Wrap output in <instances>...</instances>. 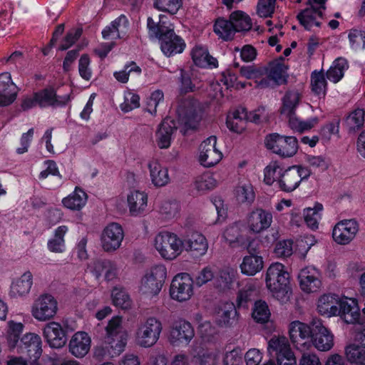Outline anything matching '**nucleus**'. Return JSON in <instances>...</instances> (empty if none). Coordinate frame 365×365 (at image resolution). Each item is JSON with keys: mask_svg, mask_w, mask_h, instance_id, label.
<instances>
[{"mask_svg": "<svg viewBox=\"0 0 365 365\" xmlns=\"http://www.w3.org/2000/svg\"><path fill=\"white\" fill-rule=\"evenodd\" d=\"M265 282L267 289L274 298L281 302L288 299L291 292L289 274L282 264L276 262L268 267Z\"/></svg>", "mask_w": 365, "mask_h": 365, "instance_id": "f257e3e1", "label": "nucleus"}, {"mask_svg": "<svg viewBox=\"0 0 365 365\" xmlns=\"http://www.w3.org/2000/svg\"><path fill=\"white\" fill-rule=\"evenodd\" d=\"M154 247L162 258L171 261L182 252L184 242L175 233L161 232L155 237Z\"/></svg>", "mask_w": 365, "mask_h": 365, "instance_id": "f03ea898", "label": "nucleus"}, {"mask_svg": "<svg viewBox=\"0 0 365 365\" xmlns=\"http://www.w3.org/2000/svg\"><path fill=\"white\" fill-rule=\"evenodd\" d=\"M167 278V269L163 264H156L148 269L142 277L139 292L148 297H154L160 292Z\"/></svg>", "mask_w": 365, "mask_h": 365, "instance_id": "7ed1b4c3", "label": "nucleus"}, {"mask_svg": "<svg viewBox=\"0 0 365 365\" xmlns=\"http://www.w3.org/2000/svg\"><path fill=\"white\" fill-rule=\"evenodd\" d=\"M162 329V324L158 319L148 318L142 322L136 329V344L145 348L153 346L158 341Z\"/></svg>", "mask_w": 365, "mask_h": 365, "instance_id": "20e7f679", "label": "nucleus"}, {"mask_svg": "<svg viewBox=\"0 0 365 365\" xmlns=\"http://www.w3.org/2000/svg\"><path fill=\"white\" fill-rule=\"evenodd\" d=\"M265 145L273 153L285 158L295 155L298 150V141L294 136H283L272 133L265 138Z\"/></svg>", "mask_w": 365, "mask_h": 365, "instance_id": "39448f33", "label": "nucleus"}, {"mask_svg": "<svg viewBox=\"0 0 365 365\" xmlns=\"http://www.w3.org/2000/svg\"><path fill=\"white\" fill-rule=\"evenodd\" d=\"M122 323V317L116 316L109 320L106 327V342L113 348L117 354H120L126 344L127 331Z\"/></svg>", "mask_w": 365, "mask_h": 365, "instance_id": "423d86ee", "label": "nucleus"}, {"mask_svg": "<svg viewBox=\"0 0 365 365\" xmlns=\"http://www.w3.org/2000/svg\"><path fill=\"white\" fill-rule=\"evenodd\" d=\"M310 175L309 170L304 167L292 166L282 172L277 180L279 188L284 192H290L297 189L300 182Z\"/></svg>", "mask_w": 365, "mask_h": 365, "instance_id": "0eeeda50", "label": "nucleus"}, {"mask_svg": "<svg viewBox=\"0 0 365 365\" xmlns=\"http://www.w3.org/2000/svg\"><path fill=\"white\" fill-rule=\"evenodd\" d=\"M180 120L189 128H195L201 119V109L199 103L192 98L181 100L177 108Z\"/></svg>", "mask_w": 365, "mask_h": 365, "instance_id": "6e6552de", "label": "nucleus"}, {"mask_svg": "<svg viewBox=\"0 0 365 365\" xmlns=\"http://www.w3.org/2000/svg\"><path fill=\"white\" fill-rule=\"evenodd\" d=\"M58 311V303L51 294L41 295L34 303L32 316L38 322L48 321L54 317Z\"/></svg>", "mask_w": 365, "mask_h": 365, "instance_id": "1a4fd4ad", "label": "nucleus"}, {"mask_svg": "<svg viewBox=\"0 0 365 365\" xmlns=\"http://www.w3.org/2000/svg\"><path fill=\"white\" fill-rule=\"evenodd\" d=\"M193 281L187 273H180L172 280L170 294L172 299L178 302L188 300L193 293Z\"/></svg>", "mask_w": 365, "mask_h": 365, "instance_id": "9d476101", "label": "nucleus"}, {"mask_svg": "<svg viewBox=\"0 0 365 365\" xmlns=\"http://www.w3.org/2000/svg\"><path fill=\"white\" fill-rule=\"evenodd\" d=\"M124 238L122 227L115 222L110 223L103 230L101 241L102 248L106 252H113L118 250Z\"/></svg>", "mask_w": 365, "mask_h": 365, "instance_id": "9b49d317", "label": "nucleus"}, {"mask_svg": "<svg viewBox=\"0 0 365 365\" xmlns=\"http://www.w3.org/2000/svg\"><path fill=\"white\" fill-rule=\"evenodd\" d=\"M216 137L210 136L200 144L199 160L203 166H214L222 159V154L216 148Z\"/></svg>", "mask_w": 365, "mask_h": 365, "instance_id": "f8f14e48", "label": "nucleus"}, {"mask_svg": "<svg viewBox=\"0 0 365 365\" xmlns=\"http://www.w3.org/2000/svg\"><path fill=\"white\" fill-rule=\"evenodd\" d=\"M19 353L25 354L29 360L36 362L41 356V339L34 333L26 334L21 339Z\"/></svg>", "mask_w": 365, "mask_h": 365, "instance_id": "ddd939ff", "label": "nucleus"}, {"mask_svg": "<svg viewBox=\"0 0 365 365\" xmlns=\"http://www.w3.org/2000/svg\"><path fill=\"white\" fill-rule=\"evenodd\" d=\"M195 331L191 324L185 320L180 319L171 327L169 341L173 345L182 343L188 344L194 337Z\"/></svg>", "mask_w": 365, "mask_h": 365, "instance_id": "4468645a", "label": "nucleus"}, {"mask_svg": "<svg viewBox=\"0 0 365 365\" xmlns=\"http://www.w3.org/2000/svg\"><path fill=\"white\" fill-rule=\"evenodd\" d=\"M358 230V224L355 220H345L334 226L332 237L336 243L347 245L355 237Z\"/></svg>", "mask_w": 365, "mask_h": 365, "instance_id": "2eb2a0df", "label": "nucleus"}, {"mask_svg": "<svg viewBox=\"0 0 365 365\" xmlns=\"http://www.w3.org/2000/svg\"><path fill=\"white\" fill-rule=\"evenodd\" d=\"M313 330L312 338L314 346L321 351L330 350L334 346V336L321 320H313Z\"/></svg>", "mask_w": 365, "mask_h": 365, "instance_id": "dca6fc26", "label": "nucleus"}, {"mask_svg": "<svg viewBox=\"0 0 365 365\" xmlns=\"http://www.w3.org/2000/svg\"><path fill=\"white\" fill-rule=\"evenodd\" d=\"M91 346V338L86 331H77L70 339L68 342L69 353L77 359L86 356Z\"/></svg>", "mask_w": 365, "mask_h": 365, "instance_id": "f3484780", "label": "nucleus"}, {"mask_svg": "<svg viewBox=\"0 0 365 365\" xmlns=\"http://www.w3.org/2000/svg\"><path fill=\"white\" fill-rule=\"evenodd\" d=\"M298 277L300 287L305 292H316L322 286L320 272L314 267L302 269Z\"/></svg>", "mask_w": 365, "mask_h": 365, "instance_id": "a211bd4d", "label": "nucleus"}, {"mask_svg": "<svg viewBox=\"0 0 365 365\" xmlns=\"http://www.w3.org/2000/svg\"><path fill=\"white\" fill-rule=\"evenodd\" d=\"M272 222V215L262 208L252 210L247 218L250 230L254 233H259L269 228Z\"/></svg>", "mask_w": 365, "mask_h": 365, "instance_id": "6ab92c4d", "label": "nucleus"}, {"mask_svg": "<svg viewBox=\"0 0 365 365\" xmlns=\"http://www.w3.org/2000/svg\"><path fill=\"white\" fill-rule=\"evenodd\" d=\"M313 332V322H312V327L299 321L292 322L289 324L290 339L298 349H300V346L306 345L307 341H309Z\"/></svg>", "mask_w": 365, "mask_h": 365, "instance_id": "aec40b11", "label": "nucleus"}, {"mask_svg": "<svg viewBox=\"0 0 365 365\" xmlns=\"http://www.w3.org/2000/svg\"><path fill=\"white\" fill-rule=\"evenodd\" d=\"M237 274V269L232 267H222L218 270L214 279V287L222 292H226L233 289Z\"/></svg>", "mask_w": 365, "mask_h": 365, "instance_id": "412c9836", "label": "nucleus"}, {"mask_svg": "<svg viewBox=\"0 0 365 365\" xmlns=\"http://www.w3.org/2000/svg\"><path fill=\"white\" fill-rule=\"evenodd\" d=\"M38 106L41 108L65 106L70 100L68 95L57 96L53 88H46L36 93Z\"/></svg>", "mask_w": 365, "mask_h": 365, "instance_id": "4be33fe9", "label": "nucleus"}, {"mask_svg": "<svg viewBox=\"0 0 365 365\" xmlns=\"http://www.w3.org/2000/svg\"><path fill=\"white\" fill-rule=\"evenodd\" d=\"M43 335L50 346L56 349L63 347L67 341L66 331L59 323L55 322L45 326Z\"/></svg>", "mask_w": 365, "mask_h": 365, "instance_id": "5701e85b", "label": "nucleus"}, {"mask_svg": "<svg viewBox=\"0 0 365 365\" xmlns=\"http://www.w3.org/2000/svg\"><path fill=\"white\" fill-rule=\"evenodd\" d=\"M147 27L150 34L156 38L165 34L174 32V26L170 22V18L164 14L155 17L149 16L147 20Z\"/></svg>", "mask_w": 365, "mask_h": 365, "instance_id": "b1692460", "label": "nucleus"}, {"mask_svg": "<svg viewBox=\"0 0 365 365\" xmlns=\"http://www.w3.org/2000/svg\"><path fill=\"white\" fill-rule=\"evenodd\" d=\"M160 41L162 51L167 56H170L183 51L185 43L183 39L175 32L165 34L158 38Z\"/></svg>", "mask_w": 365, "mask_h": 365, "instance_id": "393cba45", "label": "nucleus"}, {"mask_svg": "<svg viewBox=\"0 0 365 365\" xmlns=\"http://www.w3.org/2000/svg\"><path fill=\"white\" fill-rule=\"evenodd\" d=\"M324 11L308 6L297 16L299 24L306 29L312 30L314 27H320V19H322Z\"/></svg>", "mask_w": 365, "mask_h": 365, "instance_id": "a878e982", "label": "nucleus"}, {"mask_svg": "<svg viewBox=\"0 0 365 365\" xmlns=\"http://www.w3.org/2000/svg\"><path fill=\"white\" fill-rule=\"evenodd\" d=\"M339 314L347 324L360 323V312L353 299H340L338 303Z\"/></svg>", "mask_w": 365, "mask_h": 365, "instance_id": "bb28decb", "label": "nucleus"}, {"mask_svg": "<svg viewBox=\"0 0 365 365\" xmlns=\"http://www.w3.org/2000/svg\"><path fill=\"white\" fill-rule=\"evenodd\" d=\"M177 130L176 123L170 118H165L160 124L156 132V143L161 149L168 148L170 145L172 135Z\"/></svg>", "mask_w": 365, "mask_h": 365, "instance_id": "cd10ccee", "label": "nucleus"}, {"mask_svg": "<svg viewBox=\"0 0 365 365\" xmlns=\"http://www.w3.org/2000/svg\"><path fill=\"white\" fill-rule=\"evenodd\" d=\"M118 272L116 262L110 259L97 260L93 262L92 272L97 279L104 274L106 280L112 281L118 277Z\"/></svg>", "mask_w": 365, "mask_h": 365, "instance_id": "c85d7f7f", "label": "nucleus"}, {"mask_svg": "<svg viewBox=\"0 0 365 365\" xmlns=\"http://www.w3.org/2000/svg\"><path fill=\"white\" fill-rule=\"evenodd\" d=\"M148 168L153 184L156 187H163L170 182L168 170L157 160L149 161Z\"/></svg>", "mask_w": 365, "mask_h": 365, "instance_id": "c756f323", "label": "nucleus"}, {"mask_svg": "<svg viewBox=\"0 0 365 365\" xmlns=\"http://www.w3.org/2000/svg\"><path fill=\"white\" fill-rule=\"evenodd\" d=\"M127 201L130 214L137 216L145 211L148 206V195L144 192L132 191L128 195Z\"/></svg>", "mask_w": 365, "mask_h": 365, "instance_id": "7c9ffc66", "label": "nucleus"}, {"mask_svg": "<svg viewBox=\"0 0 365 365\" xmlns=\"http://www.w3.org/2000/svg\"><path fill=\"white\" fill-rule=\"evenodd\" d=\"M292 351L289 342L287 337L280 335H274L268 341L267 353L272 358H277Z\"/></svg>", "mask_w": 365, "mask_h": 365, "instance_id": "2f4dec72", "label": "nucleus"}, {"mask_svg": "<svg viewBox=\"0 0 365 365\" xmlns=\"http://www.w3.org/2000/svg\"><path fill=\"white\" fill-rule=\"evenodd\" d=\"M339 297L336 294H329L322 295L318 300L317 309L321 314L336 316L339 314L338 303Z\"/></svg>", "mask_w": 365, "mask_h": 365, "instance_id": "473e14b6", "label": "nucleus"}, {"mask_svg": "<svg viewBox=\"0 0 365 365\" xmlns=\"http://www.w3.org/2000/svg\"><path fill=\"white\" fill-rule=\"evenodd\" d=\"M33 284V276L30 272H26L20 278L13 282L11 285L10 295L13 297L27 294Z\"/></svg>", "mask_w": 365, "mask_h": 365, "instance_id": "72a5a7b5", "label": "nucleus"}, {"mask_svg": "<svg viewBox=\"0 0 365 365\" xmlns=\"http://www.w3.org/2000/svg\"><path fill=\"white\" fill-rule=\"evenodd\" d=\"M186 250L196 256H202L207 250L208 245L206 238L200 232H195L185 241Z\"/></svg>", "mask_w": 365, "mask_h": 365, "instance_id": "f704fd0d", "label": "nucleus"}, {"mask_svg": "<svg viewBox=\"0 0 365 365\" xmlns=\"http://www.w3.org/2000/svg\"><path fill=\"white\" fill-rule=\"evenodd\" d=\"M263 263L262 257L259 255L245 256L240 264L242 273L247 276H253L262 270Z\"/></svg>", "mask_w": 365, "mask_h": 365, "instance_id": "c9c22d12", "label": "nucleus"}, {"mask_svg": "<svg viewBox=\"0 0 365 365\" xmlns=\"http://www.w3.org/2000/svg\"><path fill=\"white\" fill-rule=\"evenodd\" d=\"M192 58L195 64L200 67H216L217 65V59L210 56L207 50L202 46H196L192 49Z\"/></svg>", "mask_w": 365, "mask_h": 365, "instance_id": "e433bc0d", "label": "nucleus"}, {"mask_svg": "<svg viewBox=\"0 0 365 365\" xmlns=\"http://www.w3.org/2000/svg\"><path fill=\"white\" fill-rule=\"evenodd\" d=\"M86 202L87 194L79 187H76L73 192L62 200L63 205L71 210H80Z\"/></svg>", "mask_w": 365, "mask_h": 365, "instance_id": "4c0bfd02", "label": "nucleus"}, {"mask_svg": "<svg viewBox=\"0 0 365 365\" xmlns=\"http://www.w3.org/2000/svg\"><path fill=\"white\" fill-rule=\"evenodd\" d=\"M349 68V63L346 58L339 57L333 62L329 69L327 71V78L336 83L344 76L345 71Z\"/></svg>", "mask_w": 365, "mask_h": 365, "instance_id": "58836bf2", "label": "nucleus"}, {"mask_svg": "<svg viewBox=\"0 0 365 365\" xmlns=\"http://www.w3.org/2000/svg\"><path fill=\"white\" fill-rule=\"evenodd\" d=\"M365 111L356 108L351 111L346 118L344 125L349 133H355L364 126Z\"/></svg>", "mask_w": 365, "mask_h": 365, "instance_id": "ea45409f", "label": "nucleus"}, {"mask_svg": "<svg viewBox=\"0 0 365 365\" xmlns=\"http://www.w3.org/2000/svg\"><path fill=\"white\" fill-rule=\"evenodd\" d=\"M214 31L222 39L230 41L233 38L236 31L232 23V20L218 19L214 25Z\"/></svg>", "mask_w": 365, "mask_h": 365, "instance_id": "a19ab883", "label": "nucleus"}, {"mask_svg": "<svg viewBox=\"0 0 365 365\" xmlns=\"http://www.w3.org/2000/svg\"><path fill=\"white\" fill-rule=\"evenodd\" d=\"M68 229L66 225L57 227L54 231L53 237L48 240V248L53 252H63L65 247L64 236Z\"/></svg>", "mask_w": 365, "mask_h": 365, "instance_id": "79ce46f5", "label": "nucleus"}, {"mask_svg": "<svg viewBox=\"0 0 365 365\" xmlns=\"http://www.w3.org/2000/svg\"><path fill=\"white\" fill-rule=\"evenodd\" d=\"M300 100V94L297 91H287L282 98V106L281 108V114L291 115L294 114Z\"/></svg>", "mask_w": 365, "mask_h": 365, "instance_id": "37998d69", "label": "nucleus"}, {"mask_svg": "<svg viewBox=\"0 0 365 365\" xmlns=\"http://www.w3.org/2000/svg\"><path fill=\"white\" fill-rule=\"evenodd\" d=\"M237 312L232 303L224 304L219 312L217 322L220 326H232L237 322Z\"/></svg>", "mask_w": 365, "mask_h": 365, "instance_id": "c03bdc74", "label": "nucleus"}, {"mask_svg": "<svg viewBox=\"0 0 365 365\" xmlns=\"http://www.w3.org/2000/svg\"><path fill=\"white\" fill-rule=\"evenodd\" d=\"M266 70L274 85H279L286 81L287 68L282 62L273 61L269 64Z\"/></svg>", "mask_w": 365, "mask_h": 365, "instance_id": "a18cd8bd", "label": "nucleus"}, {"mask_svg": "<svg viewBox=\"0 0 365 365\" xmlns=\"http://www.w3.org/2000/svg\"><path fill=\"white\" fill-rule=\"evenodd\" d=\"M230 19L236 32L247 31L251 29L252 24L250 17L242 11H236L230 14Z\"/></svg>", "mask_w": 365, "mask_h": 365, "instance_id": "49530a36", "label": "nucleus"}, {"mask_svg": "<svg viewBox=\"0 0 365 365\" xmlns=\"http://www.w3.org/2000/svg\"><path fill=\"white\" fill-rule=\"evenodd\" d=\"M346 357L351 364L365 365V349L356 344H350L345 349Z\"/></svg>", "mask_w": 365, "mask_h": 365, "instance_id": "de8ad7c7", "label": "nucleus"}, {"mask_svg": "<svg viewBox=\"0 0 365 365\" xmlns=\"http://www.w3.org/2000/svg\"><path fill=\"white\" fill-rule=\"evenodd\" d=\"M322 210L323 205L320 203H316L313 208L308 207L304 210V221L311 229L314 230L318 227Z\"/></svg>", "mask_w": 365, "mask_h": 365, "instance_id": "09e8293b", "label": "nucleus"}, {"mask_svg": "<svg viewBox=\"0 0 365 365\" xmlns=\"http://www.w3.org/2000/svg\"><path fill=\"white\" fill-rule=\"evenodd\" d=\"M311 86L312 91L317 95H325L327 90V81L323 71H314L312 73Z\"/></svg>", "mask_w": 365, "mask_h": 365, "instance_id": "8fccbe9b", "label": "nucleus"}, {"mask_svg": "<svg viewBox=\"0 0 365 365\" xmlns=\"http://www.w3.org/2000/svg\"><path fill=\"white\" fill-rule=\"evenodd\" d=\"M270 314L268 305L265 302L259 300L255 303L252 315L257 322L261 324L267 322Z\"/></svg>", "mask_w": 365, "mask_h": 365, "instance_id": "3c124183", "label": "nucleus"}, {"mask_svg": "<svg viewBox=\"0 0 365 365\" xmlns=\"http://www.w3.org/2000/svg\"><path fill=\"white\" fill-rule=\"evenodd\" d=\"M235 197L240 203L251 204L255 198L253 187L250 183L239 185L235 190Z\"/></svg>", "mask_w": 365, "mask_h": 365, "instance_id": "603ef678", "label": "nucleus"}, {"mask_svg": "<svg viewBox=\"0 0 365 365\" xmlns=\"http://www.w3.org/2000/svg\"><path fill=\"white\" fill-rule=\"evenodd\" d=\"M195 188L200 192H206L215 188L217 185V180L213 175L210 173H205L197 177L195 182Z\"/></svg>", "mask_w": 365, "mask_h": 365, "instance_id": "864d4df0", "label": "nucleus"}, {"mask_svg": "<svg viewBox=\"0 0 365 365\" xmlns=\"http://www.w3.org/2000/svg\"><path fill=\"white\" fill-rule=\"evenodd\" d=\"M9 329L7 331V341L9 347L14 349L16 347L19 336L21 334L24 328V325L21 323H16L13 321H10L8 323Z\"/></svg>", "mask_w": 365, "mask_h": 365, "instance_id": "5fc2aeb1", "label": "nucleus"}, {"mask_svg": "<svg viewBox=\"0 0 365 365\" xmlns=\"http://www.w3.org/2000/svg\"><path fill=\"white\" fill-rule=\"evenodd\" d=\"M182 6L181 0H155L154 6L160 11L175 14Z\"/></svg>", "mask_w": 365, "mask_h": 365, "instance_id": "6e6d98bb", "label": "nucleus"}, {"mask_svg": "<svg viewBox=\"0 0 365 365\" xmlns=\"http://www.w3.org/2000/svg\"><path fill=\"white\" fill-rule=\"evenodd\" d=\"M114 305L123 309L130 307L131 302L128 293L122 289L115 288L112 292Z\"/></svg>", "mask_w": 365, "mask_h": 365, "instance_id": "4d7b16f0", "label": "nucleus"}, {"mask_svg": "<svg viewBox=\"0 0 365 365\" xmlns=\"http://www.w3.org/2000/svg\"><path fill=\"white\" fill-rule=\"evenodd\" d=\"M0 93L14 95L15 99L16 98V86L12 82L11 76L9 72L0 74Z\"/></svg>", "mask_w": 365, "mask_h": 365, "instance_id": "13d9d810", "label": "nucleus"}, {"mask_svg": "<svg viewBox=\"0 0 365 365\" xmlns=\"http://www.w3.org/2000/svg\"><path fill=\"white\" fill-rule=\"evenodd\" d=\"M282 169L276 163L267 165L264 170V182L269 185H272L277 180L280 178Z\"/></svg>", "mask_w": 365, "mask_h": 365, "instance_id": "bf43d9fd", "label": "nucleus"}, {"mask_svg": "<svg viewBox=\"0 0 365 365\" xmlns=\"http://www.w3.org/2000/svg\"><path fill=\"white\" fill-rule=\"evenodd\" d=\"M277 0H259L257 5V14L262 18L271 17L274 14Z\"/></svg>", "mask_w": 365, "mask_h": 365, "instance_id": "052dcab7", "label": "nucleus"}, {"mask_svg": "<svg viewBox=\"0 0 365 365\" xmlns=\"http://www.w3.org/2000/svg\"><path fill=\"white\" fill-rule=\"evenodd\" d=\"M133 72H135L137 74H139L141 72V68L133 61L125 65L123 70L115 72L113 76L118 81L125 83L128 82L129 75Z\"/></svg>", "mask_w": 365, "mask_h": 365, "instance_id": "680f3d73", "label": "nucleus"}, {"mask_svg": "<svg viewBox=\"0 0 365 365\" xmlns=\"http://www.w3.org/2000/svg\"><path fill=\"white\" fill-rule=\"evenodd\" d=\"M242 227V223L235 222L227 227L223 234L225 240L230 245L237 242L241 236Z\"/></svg>", "mask_w": 365, "mask_h": 365, "instance_id": "e2e57ef3", "label": "nucleus"}, {"mask_svg": "<svg viewBox=\"0 0 365 365\" xmlns=\"http://www.w3.org/2000/svg\"><path fill=\"white\" fill-rule=\"evenodd\" d=\"M348 37L352 48L355 49L365 48V31L351 29L349 32Z\"/></svg>", "mask_w": 365, "mask_h": 365, "instance_id": "0e129e2a", "label": "nucleus"}, {"mask_svg": "<svg viewBox=\"0 0 365 365\" xmlns=\"http://www.w3.org/2000/svg\"><path fill=\"white\" fill-rule=\"evenodd\" d=\"M164 94L160 90L153 91L147 101L146 110L152 115H155L157 112V107L163 102Z\"/></svg>", "mask_w": 365, "mask_h": 365, "instance_id": "69168bd1", "label": "nucleus"}, {"mask_svg": "<svg viewBox=\"0 0 365 365\" xmlns=\"http://www.w3.org/2000/svg\"><path fill=\"white\" fill-rule=\"evenodd\" d=\"M138 107H140V97L138 95L133 93H128L125 96L124 102L120 104V108L125 113H128Z\"/></svg>", "mask_w": 365, "mask_h": 365, "instance_id": "338daca9", "label": "nucleus"}, {"mask_svg": "<svg viewBox=\"0 0 365 365\" xmlns=\"http://www.w3.org/2000/svg\"><path fill=\"white\" fill-rule=\"evenodd\" d=\"M179 205L176 202L165 201L161 203L159 212L166 219L174 217L178 212Z\"/></svg>", "mask_w": 365, "mask_h": 365, "instance_id": "774afa93", "label": "nucleus"}]
</instances>
